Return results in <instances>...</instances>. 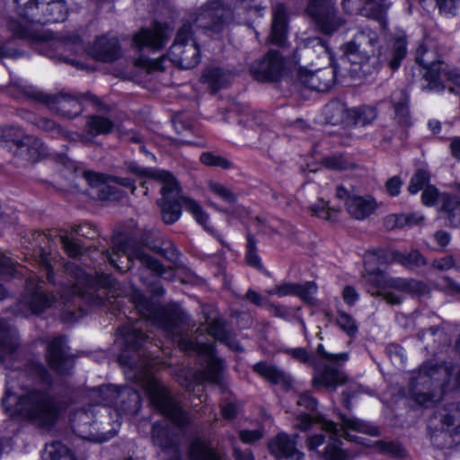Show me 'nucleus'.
Returning <instances> with one entry per match:
<instances>
[{
    "label": "nucleus",
    "mask_w": 460,
    "mask_h": 460,
    "mask_svg": "<svg viewBox=\"0 0 460 460\" xmlns=\"http://www.w3.org/2000/svg\"><path fill=\"white\" fill-rule=\"evenodd\" d=\"M0 361L11 370L2 398L4 411L40 428L56 425L66 403L52 394L53 377L41 362L20 359L15 333L4 319H0Z\"/></svg>",
    "instance_id": "1"
},
{
    "label": "nucleus",
    "mask_w": 460,
    "mask_h": 460,
    "mask_svg": "<svg viewBox=\"0 0 460 460\" xmlns=\"http://www.w3.org/2000/svg\"><path fill=\"white\" fill-rule=\"evenodd\" d=\"M136 324L117 329L125 346L118 361L134 372V377L145 387L152 405L176 426L184 428L190 421V416L164 384L153 376L155 359L146 355V349H143L148 337Z\"/></svg>",
    "instance_id": "2"
},
{
    "label": "nucleus",
    "mask_w": 460,
    "mask_h": 460,
    "mask_svg": "<svg viewBox=\"0 0 460 460\" xmlns=\"http://www.w3.org/2000/svg\"><path fill=\"white\" fill-rule=\"evenodd\" d=\"M129 301L141 318L151 322L168 334L178 337L177 344L181 351L189 355L204 356L207 359V367L204 370L206 379L213 384H221L225 368L224 360L216 357L210 342L199 340V337L189 338L184 334L189 327V317L180 305L175 304L160 305L139 290L132 291Z\"/></svg>",
    "instance_id": "3"
},
{
    "label": "nucleus",
    "mask_w": 460,
    "mask_h": 460,
    "mask_svg": "<svg viewBox=\"0 0 460 460\" xmlns=\"http://www.w3.org/2000/svg\"><path fill=\"white\" fill-rule=\"evenodd\" d=\"M341 49V61L358 65V70L365 75L377 71L384 64L396 70L407 53L403 38L395 39L393 47L389 48L380 44L378 34L367 28L360 29Z\"/></svg>",
    "instance_id": "4"
},
{
    "label": "nucleus",
    "mask_w": 460,
    "mask_h": 460,
    "mask_svg": "<svg viewBox=\"0 0 460 460\" xmlns=\"http://www.w3.org/2000/svg\"><path fill=\"white\" fill-rule=\"evenodd\" d=\"M71 277L75 282L69 290L61 296L64 303L63 313L68 315L69 320H76L75 308L83 312L82 302L92 305H100L107 296L106 289L116 288L117 280L108 273H98L93 278L90 274L78 267H68Z\"/></svg>",
    "instance_id": "5"
},
{
    "label": "nucleus",
    "mask_w": 460,
    "mask_h": 460,
    "mask_svg": "<svg viewBox=\"0 0 460 460\" xmlns=\"http://www.w3.org/2000/svg\"><path fill=\"white\" fill-rule=\"evenodd\" d=\"M146 247L171 261L176 257V249L171 243L164 248L147 243H139L132 237H126L123 240L119 237L112 238V251L106 250L103 255L110 264L119 271L131 269L134 262L137 261L144 268L158 276H163L167 270L158 260L146 252Z\"/></svg>",
    "instance_id": "6"
},
{
    "label": "nucleus",
    "mask_w": 460,
    "mask_h": 460,
    "mask_svg": "<svg viewBox=\"0 0 460 460\" xmlns=\"http://www.w3.org/2000/svg\"><path fill=\"white\" fill-rule=\"evenodd\" d=\"M319 423L324 433L313 435L307 438V447L310 450H315L321 445L327 443L323 451V458L325 460H349V454L341 448V441L340 439V432H343V437L349 440L355 441L356 437L348 433L349 430H354L365 433L370 436H378V428L356 417H348L341 413L339 421L341 429L337 428V424L333 421L320 419Z\"/></svg>",
    "instance_id": "7"
},
{
    "label": "nucleus",
    "mask_w": 460,
    "mask_h": 460,
    "mask_svg": "<svg viewBox=\"0 0 460 460\" xmlns=\"http://www.w3.org/2000/svg\"><path fill=\"white\" fill-rule=\"evenodd\" d=\"M451 369L443 365L427 362L419 368L418 375L411 378V396L424 407H430L441 399L449 385Z\"/></svg>",
    "instance_id": "8"
},
{
    "label": "nucleus",
    "mask_w": 460,
    "mask_h": 460,
    "mask_svg": "<svg viewBox=\"0 0 460 460\" xmlns=\"http://www.w3.org/2000/svg\"><path fill=\"white\" fill-rule=\"evenodd\" d=\"M365 278L367 281L373 284L376 288L383 289L372 296H382L389 305H401L404 299L401 294H396L387 289H394L400 293L407 294L411 296H426L429 293V286L421 280L415 279L386 277L385 272L376 268L373 270H367Z\"/></svg>",
    "instance_id": "9"
},
{
    "label": "nucleus",
    "mask_w": 460,
    "mask_h": 460,
    "mask_svg": "<svg viewBox=\"0 0 460 460\" xmlns=\"http://www.w3.org/2000/svg\"><path fill=\"white\" fill-rule=\"evenodd\" d=\"M437 58L436 51L425 46H420L416 51V62L425 69L422 90L439 93L447 89L450 93L457 95L460 93V75L455 71H442Z\"/></svg>",
    "instance_id": "10"
},
{
    "label": "nucleus",
    "mask_w": 460,
    "mask_h": 460,
    "mask_svg": "<svg viewBox=\"0 0 460 460\" xmlns=\"http://www.w3.org/2000/svg\"><path fill=\"white\" fill-rule=\"evenodd\" d=\"M460 415V403L453 402L435 411L428 421V432L434 447L438 448H453L459 441L456 438L459 435V425L452 431L449 428L453 426Z\"/></svg>",
    "instance_id": "11"
},
{
    "label": "nucleus",
    "mask_w": 460,
    "mask_h": 460,
    "mask_svg": "<svg viewBox=\"0 0 460 460\" xmlns=\"http://www.w3.org/2000/svg\"><path fill=\"white\" fill-rule=\"evenodd\" d=\"M96 412L93 414L91 410L77 411L72 420V429L83 439L102 443L113 438L116 431L109 429L111 412L107 408H103L102 412Z\"/></svg>",
    "instance_id": "12"
},
{
    "label": "nucleus",
    "mask_w": 460,
    "mask_h": 460,
    "mask_svg": "<svg viewBox=\"0 0 460 460\" xmlns=\"http://www.w3.org/2000/svg\"><path fill=\"white\" fill-rule=\"evenodd\" d=\"M305 13L310 18L315 30L325 36H332L344 24L335 0H304Z\"/></svg>",
    "instance_id": "13"
},
{
    "label": "nucleus",
    "mask_w": 460,
    "mask_h": 460,
    "mask_svg": "<svg viewBox=\"0 0 460 460\" xmlns=\"http://www.w3.org/2000/svg\"><path fill=\"white\" fill-rule=\"evenodd\" d=\"M168 56L172 63L182 69H191L200 62V50L193 38L192 25L183 23L178 30Z\"/></svg>",
    "instance_id": "14"
},
{
    "label": "nucleus",
    "mask_w": 460,
    "mask_h": 460,
    "mask_svg": "<svg viewBox=\"0 0 460 460\" xmlns=\"http://www.w3.org/2000/svg\"><path fill=\"white\" fill-rule=\"evenodd\" d=\"M158 204L161 208L162 219L165 224L172 225L175 223L180 218L181 208L184 207L187 211L192 214L196 221L215 236L222 245H227L216 230L207 226L208 216L196 200L186 196H181L180 199H160Z\"/></svg>",
    "instance_id": "15"
},
{
    "label": "nucleus",
    "mask_w": 460,
    "mask_h": 460,
    "mask_svg": "<svg viewBox=\"0 0 460 460\" xmlns=\"http://www.w3.org/2000/svg\"><path fill=\"white\" fill-rule=\"evenodd\" d=\"M230 19V12L220 1H210L202 5L197 13L196 26L210 36L219 34Z\"/></svg>",
    "instance_id": "16"
},
{
    "label": "nucleus",
    "mask_w": 460,
    "mask_h": 460,
    "mask_svg": "<svg viewBox=\"0 0 460 460\" xmlns=\"http://www.w3.org/2000/svg\"><path fill=\"white\" fill-rule=\"evenodd\" d=\"M49 367L58 376H70L74 373L75 358L70 353L65 336L51 339L45 353Z\"/></svg>",
    "instance_id": "17"
},
{
    "label": "nucleus",
    "mask_w": 460,
    "mask_h": 460,
    "mask_svg": "<svg viewBox=\"0 0 460 460\" xmlns=\"http://www.w3.org/2000/svg\"><path fill=\"white\" fill-rule=\"evenodd\" d=\"M125 166L128 172L133 173L140 179L148 178L162 181L161 199H180L181 196L180 195L181 188L179 182L171 172L164 170L141 167L136 162H127Z\"/></svg>",
    "instance_id": "18"
},
{
    "label": "nucleus",
    "mask_w": 460,
    "mask_h": 460,
    "mask_svg": "<svg viewBox=\"0 0 460 460\" xmlns=\"http://www.w3.org/2000/svg\"><path fill=\"white\" fill-rule=\"evenodd\" d=\"M332 67H324L311 71L305 67H300L297 72V78L305 87L316 91L327 92L335 83V78L340 71V65L336 64L330 54Z\"/></svg>",
    "instance_id": "19"
},
{
    "label": "nucleus",
    "mask_w": 460,
    "mask_h": 460,
    "mask_svg": "<svg viewBox=\"0 0 460 460\" xmlns=\"http://www.w3.org/2000/svg\"><path fill=\"white\" fill-rule=\"evenodd\" d=\"M53 301L54 296L47 294L42 286L29 280L26 292L17 305V311L23 316L40 314L49 307Z\"/></svg>",
    "instance_id": "20"
},
{
    "label": "nucleus",
    "mask_w": 460,
    "mask_h": 460,
    "mask_svg": "<svg viewBox=\"0 0 460 460\" xmlns=\"http://www.w3.org/2000/svg\"><path fill=\"white\" fill-rule=\"evenodd\" d=\"M285 68L282 55L277 50L268 51L263 58L250 66L251 75L258 81L276 82L280 79Z\"/></svg>",
    "instance_id": "21"
},
{
    "label": "nucleus",
    "mask_w": 460,
    "mask_h": 460,
    "mask_svg": "<svg viewBox=\"0 0 460 460\" xmlns=\"http://www.w3.org/2000/svg\"><path fill=\"white\" fill-rule=\"evenodd\" d=\"M391 104L394 111V121L396 128L393 135L385 136V138L391 140L393 136L398 137L401 140L406 138L408 129L411 126V117L409 110V95L404 89H398L391 94Z\"/></svg>",
    "instance_id": "22"
},
{
    "label": "nucleus",
    "mask_w": 460,
    "mask_h": 460,
    "mask_svg": "<svg viewBox=\"0 0 460 460\" xmlns=\"http://www.w3.org/2000/svg\"><path fill=\"white\" fill-rule=\"evenodd\" d=\"M31 245L32 254L45 271L46 279L54 283V273L51 266L50 238L42 232H31L28 238Z\"/></svg>",
    "instance_id": "23"
},
{
    "label": "nucleus",
    "mask_w": 460,
    "mask_h": 460,
    "mask_svg": "<svg viewBox=\"0 0 460 460\" xmlns=\"http://www.w3.org/2000/svg\"><path fill=\"white\" fill-rule=\"evenodd\" d=\"M315 374L313 382L315 385H323L335 390L346 381V376L340 369L339 363L322 364L320 361L314 367Z\"/></svg>",
    "instance_id": "24"
},
{
    "label": "nucleus",
    "mask_w": 460,
    "mask_h": 460,
    "mask_svg": "<svg viewBox=\"0 0 460 460\" xmlns=\"http://www.w3.org/2000/svg\"><path fill=\"white\" fill-rule=\"evenodd\" d=\"M296 438H298V435L290 438L286 433H279L273 440L269 442V450L279 459L301 460L304 455L296 447L295 439Z\"/></svg>",
    "instance_id": "25"
},
{
    "label": "nucleus",
    "mask_w": 460,
    "mask_h": 460,
    "mask_svg": "<svg viewBox=\"0 0 460 460\" xmlns=\"http://www.w3.org/2000/svg\"><path fill=\"white\" fill-rule=\"evenodd\" d=\"M91 54L98 61L113 62L121 56L119 42L116 37L100 36L95 40Z\"/></svg>",
    "instance_id": "26"
},
{
    "label": "nucleus",
    "mask_w": 460,
    "mask_h": 460,
    "mask_svg": "<svg viewBox=\"0 0 460 460\" xmlns=\"http://www.w3.org/2000/svg\"><path fill=\"white\" fill-rule=\"evenodd\" d=\"M167 40L164 31L158 27L141 29L133 38V43L138 49L159 50L164 47Z\"/></svg>",
    "instance_id": "27"
},
{
    "label": "nucleus",
    "mask_w": 460,
    "mask_h": 460,
    "mask_svg": "<svg viewBox=\"0 0 460 460\" xmlns=\"http://www.w3.org/2000/svg\"><path fill=\"white\" fill-rule=\"evenodd\" d=\"M51 99L49 108L64 118L74 119L83 111L82 103L76 97L59 93L52 95Z\"/></svg>",
    "instance_id": "28"
},
{
    "label": "nucleus",
    "mask_w": 460,
    "mask_h": 460,
    "mask_svg": "<svg viewBox=\"0 0 460 460\" xmlns=\"http://www.w3.org/2000/svg\"><path fill=\"white\" fill-rule=\"evenodd\" d=\"M252 370L270 384L279 385L285 390H288L292 385L293 380L288 373L266 361L256 363L253 365Z\"/></svg>",
    "instance_id": "29"
},
{
    "label": "nucleus",
    "mask_w": 460,
    "mask_h": 460,
    "mask_svg": "<svg viewBox=\"0 0 460 460\" xmlns=\"http://www.w3.org/2000/svg\"><path fill=\"white\" fill-rule=\"evenodd\" d=\"M360 15L377 22L382 30L387 29V12L392 5L390 0H363Z\"/></svg>",
    "instance_id": "30"
},
{
    "label": "nucleus",
    "mask_w": 460,
    "mask_h": 460,
    "mask_svg": "<svg viewBox=\"0 0 460 460\" xmlns=\"http://www.w3.org/2000/svg\"><path fill=\"white\" fill-rule=\"evenodd\" d=\"M141 407L139 393L129 387H120V394L115 404V413L119 416L121 413L135 415Z\"/></svg>",
    "instance_id": "31"
},
{
    "label": "nucleus",
    "mask_w": 460,
    "mask_h": 460,
    "mask_svg": "<svg viewBox=\"0 0 460 460\" xmlns=\"http://www.w3.org/2000/svg\"><path fill=\"white\" fill-rule=\"evenodd\" d=\"M41 21H30L37 23H54L63 22L66 18L67 11L63 0H49L39 4Z\"/></svg>",
    "instance_id": "32"
},
{
    "label": "nucleus",
    "mask_w": 460,
    "mask_h": 460,
    "mask_svg": "<svg viewBox=\"0 0 460 460\" xmlns=\"http://www.w3.org/2000/svg\"><path fill=\"white\" fill-rule=\"evenodd\" d=\"M288 17L284 4H278L273 10V20L270 35V42L282 46L287 38Z\"/></svg>",
    "instance_id": "33"
},
{
    "label": "nucleus",
    "mask_w": 460,
    "mask_h": 460,
    "mask_svg": "<svg viewBox=\"0 0 460 460\" xmlns=\"http://www.w3.org/2000/svg\"><path fill=\"white\" fill-rule=\"evenodd\" d=\"M347 210L354 218L361 220L369 217L376 209V205L373 198L353 196L346 201Z\"/></svg>",
    "instance_id": "34"
},
{
    "label": "nucleus",
    "mask_w": 460,
    "mask_h": 460,
    "mask_svg": "<svg viewBox=\"0 0 460 460\" xmlns=\"http://www.w3.org/2000/svg\"><path fill=\"white\" fill-rule=\"evenodd\" d=\"M119 394L120 387L112 385H102L91 390V397L95 400V404L102 405V407L98 410L101 412H102L103 408H107L111 413V410L109 407H115Z\"/></svg>",
    "instance_id": "35"
},
{
    "label": "nucleus",
    "mask_w": 460,
    "mask_h": 460,
    "mask_svg": "<svg viewBox=\"0 0 460 460\" xmlns=\"http://www.w3.org/2000/svg\"><path fill=\"white\" fill-rule=\"evenodd\" d=\"M152 438L155 446L160 447L164 453L180 447V441L168 426L155 423L152 428Z\"/></svg>",
    "instance_id": "36"
},
{
    "label": "nucleus",
    "mask_w": 460,
    "mask_h": 460,
    "mask_svg": "<svg viewBox=\"0 0 460 460\" xmlns=\"http://www.w3.org/2000/svg\"><path fill=\"white\" fill-rule=\"evenodd\" d=\"M84 178L93 188H96V195L98 199L106 200L115 199V188L107 184L104 181V176L91 171H84L83 172Z\"/></svg>",
    "instance_id": "37"
},
{
    "label": "nucleus",
    "mask_w": 460,
    "mask_h": 460,
    "mask_svg": "<svg viewBox=\"0 0 460 460\" xmlns=\"http://www.w3.org/2000/svg\"><path fill=\"white\" fill-rule=\"evenodd\" d=\"M85 131L87 135L95 137L99 135H108L114 128V122L100 115H90L86 118Z\"/></svg>",
    "instance_id": "38"
},
{
    "label": "nucleus",
    "mask_w": 460,
    "mask_h": 460,
    "mask_svg": "<svg viewBox=\"0 0 460 460\" xmlns=\"http://www.w3.org/2000/svg\"><path fill=\"white\" fill-rule=\"evenodd\" d=\"M201 78L204 83L208 84L212 93H216L218 90L226 86L229 75L220 67L212 66L204 70Z\"/></svg>",
    "instance_id": "39"
},
{
    "label": "nucleus",
    "mask_w": 460,
    "mask_h": 460,
    "mask_svg": "<svg viewBox=\"0 0 460 460\" xmlns=\"http://www.w3.org/2000/svg\"><path fill=\"white\" fill-rule=\"evenodd\" d=\"M391 261H395V262L409 270L427 264L426 259L417 250H413L409 253H403L400 251L393 250L391 251Z\"/></svg>",
    "instance_id": "40"
},
{
    "label": "nucleus",
    "mask_w": 460,
    "mask_h": 460,
    "mask_svg": "<svg viewBox=\"0 0 460 460\" xmlns=\"http://www.w3.org/2000/svg\"><path fill=\"white\" fill-rule=\"evenodd\" d=\"M216 453L208 442L198 437L190 441L187 451L190 460H208Z\"/></svg>",
    "instance_id": "41"
},
{
    "label": "nucleus",
    "mask_w": 460,
    "mask_h": 460,
    "mask_svg": "<svg viewBox=\"0 0 460 460\" xmlns=\"http://www.w3.org/2000/svg\"><path fill=\"white\" fill-rule=\"evenodd\" d=\"M258 240L251 230L246 228V245H245V261L246 263L259 270H263L261 258L258 254Z\"/></svg>",
    "instance_id": "42"
},
{
    "label": "nucleus",
    "mask_w": 460,
    "mask_h": 460,
    "mask_svg": "<svg viewBox=\"0 0 460 460\" xmlns=\"http://www.w3.org/2000/svg\"><path fill=\"white\" fill-rule=\"evenodd\" d=\"M43 460H75L72 452L66 446L59 441L46 445L42 453Z\"/></svg>",
    "instance_id": "43"
},
{
    "label": "nucleus",
    "mask_w": 460,
    "mask_h": 460,
    "mask_svg": "<svg viewBox=\"0 0 460 460\" xmlns=\"http://www.w3.org/2000/svg\"><path fill=\"white\" fill-rule=\"evenodd\" d=\"M441 203L440 210L448 215L447 219L449 224L454 226H458L460 219L456 217L455 210L458 208L460 201L456 197H453L447 193H443L440 196Z\"/></svg>",
    "instance_id": "44"
},
{
    "label": "nucleus",
    "mask_w": 460,
    "mask_h": 460,
    "mask_svg": "<svg viewBox=\"0 0 460 460\" xmlns=\"http://www.w3.org/2000/svg\"><path fill=\"white\" fill-rule=\"evenodd\" d=\"M58 237L66 253L71 258H77L83 254L84 247L77 239L70 236L66 230H59Z\"/></svg>",
    "instance_id": "45"
},
{
    "label": "nucleus",
    "mask_w": 460,
    "mask_h": 460,
    "mask_svg": "<svg viewBox=\"0 0 460 460\" xmlns=\"http://www.w3.org/2000/svg\"><path fill=\"white\" fill-rule=\"evenodd\" d=\"M352 122L356 126L364 127L376 118V109L371 106H362L349 111Z\"/></svg>",
    "instance_id": "46"
},
{
    "label": "nucleus",
    "mask_w": 460,
    "mask_h": 460,
    "mask_svg": "<svg viewBox=\"0 0 460 460\" xmlns=\"http://www.w3.org/2000/svg\"><path fill=\"white\" fill-rule=\"evenodd\" d=\"M52 45L54 46L55 50L58 51L66 49L73 53H79L84 49V44L82 39L75 34L66 35L61 40L57 41Z\"/></svg>",
    "instance_id": "47"
},
{
    "label": "nucleus",
    "mask_w": 460,
    "mask_h": 460,
    "mask_svg": "<svg viewBox=\"0 0 460 460\" xmlns=\"http://www.w3.org/2000/svg\"><path fill=\"white\" fill-rule=\"evenodd\" d=\"M430 173L429 171L423 168H418L413 175L411 176L409 185L408 191L411 194H416L420 190H423L429 184Z\"/></svg>",
    "instance_id": "48"
},
{
    "label": "nucleus",
    "mask_w": 460,
    "mask_h": 460,
    "mask_svg": "<svg viewBox=\"0 0 460 460\" xmlns=\"http://www.w3.org/2000/svg\"><path fill=\"white\" fill-rule=\"evenodd\" d=\"M336 323L349 337L353 338L358 334V323L353 316L348 313L344 311H338Z\"/></svg>",
    "instance_id": "49"
},
{
    "label": "nucleus",
    "mask_w": 460,
    "mask_h": 460,
    "mask_svg": "<svg viewBox=\"0 0 460 460\" xmlns=\"http://www.w3.org/2000/svg\"><path fill=\"white\" fill-rule=\"evenodd\" d=\"M346 108L343 103L339 102H332L325 106V115L328 123L332 125H338L343 122Z\"/></svg>",
    "instance_id": "50"
},
{
    "label": "nucleus",
    "mask_w": 460,
    "mask_h": 460,
    "mask_svg": "<svg viewBox=\"0 0 460 460\" xmlns=\"http://www.w3.org/2000/svg\"><path fill=\"white\" fill-rule=\"evenodd\" d=\"M28 162L35 163L47 155V147L37 137L28 135Z\"/></svg>",
    "instance_id": "51"
},
{
    "label": "nucleus",
    "mask_w": 460,
    "mask_h": 460,
    "mask_svg": "<svg viewBox=\"0 0 460 460\" xmlns=\"http://www.w3.org/2000/svg\"><path fill=\"white\" fill-rule=\"evenodd\" d=\"M200 162L208 166L219 167L221 169H229L232 167V163L226 157L216 155L212 152H204L200 155Z\"/></svg>",
    "instance_id": "52"
},
{
    "label": "nucleus",
    "mask_w": 460,
    "mask_h": 460,
    "mask_svg": "<svg viewBox=\"0 0 460 460\" xmlns=\"http://www.w3.org/2000/svg\"><path fill=\"white\" fill-rule=\"evenodd\" d=\"M317 291V286L314 281H307L305 284H296L295 296H299L304 302L314 305V294Z\"/></svg>",
    "instance_id": "53"
},
{
    "label": "nucleus",
    "mask_w": 460,
    "mask_h": 460,
    "mask_svg": "<svg viewBox=\"0 0 460 460\" xmlns=\"http://www.w3.org/2000/svg\"><path fill=\"white\" fill-rule=\"evenodd\" d=\"M34 124L39 129L49 133L53 137L65 134V130L58 123L45 117L36 118Z\"/></svg>",
    "instance_id": "54"
},
{
    "label": "nucleus",
    "mask_w": 460,
    "mask_h": 460,
    "mask_svg": "<svg viewBox=\"0 0 460 460\" xmlns=\"http://www.w3.org/2000/svg\"><path fill=\"white\" fill-rule=\"evenodd\" d=\"M376 447L380 452L394 457H402L404 456L403 447L397 442L378 441L376 443Z\"/></svg>",
    "instance_id": "55"
},
{
    "label": "nucleus",
    "mask_w": 460,
    "mask_h": 460,
    "mask_svg": "<svg viewBox=\"0 0 460 460\" xmlns=\"http://www.w3.org/2000/svg\"><path fill=\"white\" fill-rule=\"evenodd\" d=\"M208 189L211 192H213L214 194H216L227 203L232 204L236 201V196L234 195V193L221 183L210 182L208 184Z\"/></svg>",
    "instance_id": "56"
},
{
    "label": "nucleus",
    "mask_w": 460,
    "mask_h": 460,
    "mask_svg": "<svg viewBox=\"0 0 460 460\" xmlns=\"http://www.w3.org/2000/svg\"><path fill=\"white\" fill-rule=\"evenodd\" d=\"M207 331L210 336L218 341H221L229 332L226 329L225 323L221 319H215L211 321L207 328Z\"/></svg>",
    "instance_id": "57"
},
{
    "label": "nucleus",
    "mask_w": 460,
    "mask_h": 460,
    "mask_svg": "<svg viewBox=\"0 0 460 460\" xmlns=\"http://www.w3.org/2000/svg\"><path fill=\"white\" fill-rule=\"evenodd\" d=\"M309 208L314 216L326 220L332 219V212H338V209L329 208L327 206V202H325L323 199H319L317 203L314 204Z\"/></svg>",
    "instance_id": "58"
},
{
    "label": "nucleus",
    "mask_w": 460,
    "mask_h": 460,
    "mask_svg": "<svg viewBox=\"0 0 460 460\" xmlns=\"http://www.w3.org/2000/svg\"><path fill=\"white\" fill-rule=\"evenodd\" d=\"M317 354L321 357L322 359L325 360L328 363L336 364L340 362H346L349 358V356L347 353H337L332 354L329 353L324 349V347L323 344H319L316 349Z\"/></svg>",
    "instance_id": "59"
},
{
    "label": "nucleus",
    "mask_w": 460,
    "mask_h": 460,
    "mask_svg": "<svg viewBox=\"0 0 460 460\" xmlns=\"http://www.w3.org/2000/svg\"><path fill=\"white\" fill-rule=\"evenodd\" d=\"M288 353L292 356V358L302 363L308 364L314 367V368L318 363V360L304 348L291 349Z\"/></svg>",
    "instance_id": "60"
},
{
    "label": "nucleus",
    "mask_w": 460,
    "mask_h": 460,
    "mask_svg": "<svg viewBox=\"0 0 460 460\" xmlns=\"http://www.w3.org/2000/svg\"><path fill=\"white\" fill-rule=\"evenodd\" d=\"M323 164L327 168L339 171L348 170L352 166V164L342 155L327 157Z\"/></svg>",
    "instance_id": "61"
},
{
    "label": "nucleus",
    "mask_w": 460,
    "mask_h": 460,
    "mask_svg": "<svg viewBox=\"0 0 460 460\" xmlns=\"http://www.w3.org/2000/svg\"><path fill=\"white\" fill-rule=\"evenodd\" d=\"M163 62L164 59L162 58L152 59L140 57L136 60V65L145 67L150 73L153 71H163L164 69Z\"/></svg>",
    "instance_id": "62"
},
{
    "label": "nucleus",
    "mask_w": 460,
    "mask_h": 460,
    "mask_svg": "<svg viewBox=\"0 0 460 460\" xmlns=\"http://www.w3.org/2000/svg\"><path fill=\"white\" fill-rule=\"evenodd\" d=\"M441 194L434 185H428L421 194V201L425 206H433L440 200Z\"/></svg>",
    "instance_id": "63"
},
{
    "label": "nucleus",
    "mask_w": 460,
    "mask_h": 460,
    "mask_svg": "<svg viewBox=\"0 0 460 460\" xmlns=\"http://www.w3.org/2000/svg\"><path fill=\"white\" fill-rule=\"evenodd\" d=\"M296 404L309 411H314L317 409L318 402L310 393L305 392L298 395Z\"/></svg>",
    "instance_id": "64"
}]
</instances>
